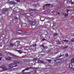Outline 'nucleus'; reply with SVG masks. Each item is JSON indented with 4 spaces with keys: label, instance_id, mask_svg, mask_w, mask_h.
Returning <instances> with one entry per match:
<instances>
[{
    "label": "nucleus",
    "instance_id": "1",
    "mask_svg": "<svg viewBox=\"0 0 74 74\" xmlns=\"http://www.w3.org/2000/svg\"><path fill=\"white\" fill-rule=\"evenodd\" d=\"M8 11V9L7 8H5L3 9L2 11V13L3 14H6V12Z\"/></svg>",
    "mask_w": 74,
    "mask_h": 74
},
{
    "label": "nucleus",
    "instance_id": "2",
    "mask_svg": "<svg viewBox=\"0 0 74 74\" xmlns=\"http://www.w3.org/2000/svg\"><path fill=\"white\" fill-rule=\"evenodd\" d=\"M32 25L33 26H35V25H36V20H33L32 23Z\"/></svg>",
    "mask_w": 74,
    "mask_h": 74
},
{
    "label": "nucleus",
    "instance_id": "3",
    "mask_svg": "<svg viewBox=\"0 0 74 74\" xmlns=\"http://www.w3.org/2000/svg\"><path fill=\"white\" fill-rule=\"evenodd\" d=\"M15 51H16V52H18V53H20V54H21L22 53V51L21 50H15Z\"/></svg>",
    "mask_w": 74,
    "mask_h": 74
},
{
    "label": "nucleus",
    "instance_id": "4",
    "mask_svg": "<svg viewBox=\"0 0 74 74\" xmlns=\"http://www.w3.org/2000/svg\"><path fill=\"white\" fill-rule=\"evenodd\" d=\"M13 63L16 64H20V62H18L17 61H14L13 62Z\"/></svg>",
    "mask_w": 74,
    "mask_h": 74
},
{
    "label": "nucleus",
    "instance_id": "5",
    "mask_svg": "<svg viewBox=\"0 0 74 74\" xmlns=\"http://www.w3.org/2000/svg\"><path fill=\"white\" fill-rule=\"evenodd\" d=\"M62 15H64V16H68V15H69V14H64V13H62Z\"/></svg>",
    "mask_w": 74,
    "mask_h": 74
},
{
    "label": "nucleus",
    "instance_id": "6",
    "mask_svg": "<svg viewBox=\"0 0 74 74\" xmlns=\"http://www.w3.org/2000/svg\"><path fill=\"white\" fill-rule=\"evenodd\" d=\"M9 67H13V63H11V64H10L9 66Z\"/></svg>",
    "mask_w": 74,
    "mask_h": 74
},
{
    "label": "nucleus",
    "instance_id": "7",
    "mask_svg": "<svg viewBox=\"0 0 74 74\" xmlns=\"http://www.w3.org/2000/svg\"><path fill=\"white\" fill-rule=\"evenodd\" d=\"M69 67L71 69L72 67H73V64L72 63H71L69 64Z\"/></svg>",
    "mask_w": 74,
    "mask_h": 74
},
{
    "label": "nucleus",
    "instance_id": "8",
    "mask_svg": "<svg viewBox=\"0 0 74 74\" xmlns=\"http://www.w3.org/2000/svg\"><path fill=\"white\" fill-rule=\"evenodd\" d=\"M71 4H74V0H71L70 1Z\"/></svg>",
    "mask_w": 74,
    "mask_h": 74
},
{
    "label": "nucleus",
    "instance_id": "9",
    "mask_svg": "<svg viewBox=\"0 0 74 74\" xmlns=\"http://www.w3.org/2000/svg\"><path fill=\"white\" fill-rule=\"evenodd\" d=\"M5 65H3L2 66H1L0 67V68H1V69H3V68L4 67H5Z\"/></svg>",
    "mask_w": 74,
    "mask_h": 74
},
{
    "label": "nucleus",
    "instance_id": "10",
    "mask_svg": "<svg viewBox=\"0 0 74 74\" xmlns=\"http://www.w3.org/2000/svg\"><path fill=\"white\" fill-rule=\"evenodd\" d=\"M8 69L6 67H5H5H4L3 69V70H8Z\"/></svg>",
    "mask_w": 74,
    "mask_h": 74
},
{
    "label": "nucleus",
    "instance_id": "11",
    "mask_svg": "<svg viewBox=\"0 0 74 74\" xmlns=\"http://www.w3.org/2000/svg\"><path fill=\"white\" fill-rule=\"evenodd\" d=\"M23 27H24V28H25V27H26V26H27V25H26V24H23Z\"/></svg>",
    "mask_w": 74,
    "mask_h": 74
},
{
    "label": "nucleus",
    "instance_id": "12",
    "mask_svg": "<svg viewBox=\"0 0 74 74\" xmlns=\"http://www.w3.org/2000/svg\"><path fill=\"white\" fill-rule=\"evenodd\" d=\"M10 55L13 56V58H15V56H16V55H15L13 54H12L11 53H10Z\"/></svg>",
    "mask_w": 74,
    "mask_h": 74
},
{
    "label": "nucleus",
    "instance_id": "13",
    "mask_svg": "<svg viewBox=\"0 0 74 74\" xmlns=\"http://www.w3.org/2000/svg\"><path fill=\"white\" fill-rule=\"evenodd\" d=\"M59 59H56L54 60V61L56 63H58Z\"/></svg>",
    "mask_w": 74,
    "mask_h": 74
},
{
    "label": "nucleus",
    "instance_id": "14",
    "mask_svg": "<svg viewBox=\"0 0 74 74\" xmlns=\"http://www.w3.org/2000/svg\"><path fill=\"white\" fill-rule=\"evenodd\" d=\"M13 67H16L17 66V65L13 63Z\"/></svg>",
    "mask_w": 74,
    "mask_h": 74
},
{
    "label": "nucleus",
    "instance_id": "15",
    "mask_svg": "<svg viewBox=\"0 0 74 74\" xmlns=\"http://www.w3.org/2000/svg\"><path fill=\"white\" fill-rule=\"evenodd\" d=\"M10 47H13L14 45V44L10 43Z\"/></svg>",
    "mask_w": 74,
    "mask_h": 74
},
{
    "label": "nucleus",
    "instance_id": "16",
    "mask_svg": "<svg viewBox=\"0 0 74 74\" xmlns=\"http://www.w3.org/2000/svg\"><path fill=\"white\" fill-rule=\"evenodd\" d=\"M63 41H64V42H69V40L66 39H65L63 40Z\"/></svg>",
    "mask_w": 74,
    "mask_h": 74
},
{
    "label": "nucleus",
    "instance_id": "17",
    "mask_svg": "<svg viewBox=\"0 0 74 74\" xmlns=\"http://www.w3.org/2000/svg\"><path fill=\"white\" fill-rule=\"evenodd\" d=\"M71 62L72 63H74V59L73 58L72 60H71Z\"/></svg>",
    "mask_w": 74,
    "mask_h": 74
},
{
    "label": "nucleus",
    "instance_id": "18",
    "mask_svg": "<svg viewBox=\"0 0 74 74\" xmlns=\"http://www.w3.org/2000/svg\"><path fill=\"white\" fill-rule=\"evenodd\" d=\"M18 31L19 32H18V33H19V34H22V32H24L23 31H22L21 30H18Z\"/></svg>",
    "mask_w": 74,
    "mask_h": 74
},
{
    "label": "nucleus",
    "instance_id": "19",
    "mask_svg": "<svg viewBox=\"0 0 74 74\" xmlns=\"http://www.w3.org/2000/svg\"><path fill=\"white\" fill-rule=\"evenodd\" d=\"M50 4H45V5H47V7H49L50 6Z\"/></svg>",
    "mask_w": 74,
    "mask_h": 74
},
{
    "label": "nucleus",
    "instance_id": "20",
    "mask_svg": "<svg viewBox=\"0 0 74 74\" xmlns=\"http://www.w3.org/2000/svg\"><path fill=\"white\" fill-rule=\"evenodd\" d=\"M9 4H12L13 5V2H12V1H10L9 3Z\"/></svg>",
    "mask_w": 74,
    "mask_h": 74
},
{
    "label": "nucleus",
    "instance_id": "21",
    "mask_svg": "<svg viewBox=\"0 0 74 74\" xmlns=\"http://www.w3.org/2000/svg\"><path fill=\"white\" fill-rule=\"evenodd\" d=\"M58 33H56V34H54L53 35L54 36H55V37H56V36H58Z\"/></svg>",
    "mask_w": 74,
    "mask_h": 74
},
{
    "label": "nucleus",
    "instance_id": "22",
    "mask_svg": "<svg viewBox=\"0 0 74 74\" xmlns=\"http://www.w3.org/2000/svg\"><path fill=\"white\" fill-rule=\"evenodd\" d=\"M32 11H37V10H36V9H34V10L32 9Z\"/></svg>",
    "mask_w": 74,
    "mask_h": 74
},
{
    "label": "nucleus",
    "instance_id": "23",
    "mask_svg": "<svg viewBox=\"0 0 74 74\" xmlns=\"http://www.w3.org/2000/svg\"><path fill=\"white\" fill-rule=\"evenodd\" d=\"M60 42H61L60 41H57V43L58 44H60Z\"/></svg>",
    "mask_w": 74,
    "mask_h": 74
},
{
    "label": "nucleus",
    "instance_id": "24",
    "mask_svg": "<svg viewBox=\"0 0 74 74\" xmlns=\"http://www.w3.org/2000/svg\"><path fill=\"white\" fill-rule=\"evenodd\" d=\"M71 43H74V40L73 39L71 40Z\"/></svg>",
    "mask_w": 74,
    "mask_h": 74
},
{
    "label": "nucleus",
    "instance_id": "25",
    "mask_svg": "<svg viewBox=\"0 0 74 74\" xmlns=\"http://www.w3.org/2000/svg\"><path fill=\"white\" fill-rule=\"evenodd\" d=\"M62 61L61 60L58 59V63H61Z\"/></svg>",
    "mask_w": 74,
    "mask_h": 74
},
{
    "label": "nucleus",
    "instance_id": "26",
    "mask_svg": "<svg viewBox=\"0 0 74 74\" xmlns=\"http://www.w3.org/2000/svg\"><path fill=\"white\" fill-rule=\"evenodd\" d=\"M69 56V55H68V54L67 53H66L65 55V57H66V58H67Z\"/></svg>",
    "mask_w": 74,
    "mask_h": 74
},
{
    "label": "nucleus",
    "instance_id": "27",
    "mask_svg": "<svg viewBox=\"0 0 74 74\" xmlns=\"http://www.w3.org/2000/svg\"><path fill=\"white\" fill-rule=\"evenodd\" d=\"M31 73V72H27L25 73V74H30Z\"/></svg>",
    "mask_w": 74,
    "mask_h": 74
},
{
    "label": "nucleus",
    "instance_id": "28",
    "mask_svg": "<svg viewBox=\"0 0 74 74\" xmlns=\"http://www.w3.org/2000/svg\"><path fill=\"white\" fill-rule=\"evenodd\" d=\"M25 70H27V71L29 70V68L28 67L27 68H26L25 69Z\"/></svg>",
    "mask_w": 74,
    "mask_h": 74
},
{
    "label": "nucleus",
    "instance_id": "29",
    "mask_svg": "<svg viewBox=\"0 0 74 74\" xmlns=\"http://www.w3.org/2000/svg\"><path fill=\"white\" fill-rule=\"evenodd\" d=\"M40 47H43V48H44V45H41L40 46Z\"/></svg>",
    "mask_w": 74,
    "mask_h": 74
},
{
    "label": "nucleus",
    "instance_id": "30",
    "mask_svg": "<svg viewBox=\"0 0 74 74\" xmlns=\"http://www.w3.org/2000/svg\"><path fill=\"white\" fill-rule=\"evenodd\" d=\"M17 3L15 2H13V5H15V4H16Z\"/></svg>",
    "mask_w": 74,
    "mask_h": 74
},
{
    "label": "nucleus",
    "instance_id": "31",
    "mask_svg": "<svg viewBox=\"0 0 74 74\" xmlns=\"http://www.w3.org/2000/svg\"><path fill=\"white\" fill-rule=\"evenodd\" d=\"M33 10V9H31V8H29V11H32Z\"/></svg>",
    "mask_w": 74,
    "mask_h": 74
},
{
    "label": "nucleus",
    "instance_id": "32",
    "mask_svg": "<svg viewBox=\"0 0 74 74\" xmlns=\"http://www.w3.org/2000/svg\"><path fill=\"white\" fill-rule=\"evenodd\" d=\"M47 61H48V62H51V60H49L48 59L47 60Z\"/></svg>",
    "mask_w": 74,
    "mask_h": 74
},
{
    "label": "nucleus",
    "instance_id": "33",
    "mask_svg": "<svg viewBox=\"0 0 74 74\" xmlns=\"http://www.w3.org/2000/svg\"><path fill=\"white\" fill-rule=\"evenodd\" d=\"M47 48H48V47L47 46H45L44 48V49H47Z\"/></svg>",
    "mask_w": 74,
    "mask_h": 74
},
{
    "label": "nucleus",
    "instance_id": "34",
    "mask_svg": "<svg viewBox=\"0 0 74 74\" xmlns=\"http://www.w3.org/2000/svg\"><path fill=\"white\" fill-rule=\"evenodd\" d=\"M40 63H43V64H45V62H44L42 61H41Z\"/></svg>",
    "mask_w": 74,
    "mask_h": 74
},
{
    "label": "nucleus",
    "instance_id": "35",
    "mask_svg": "<svg viewBox=\"0 0 74 74\" xmlns=\"http://www.w3.org/2000/svg\"><path fill=\"white\" fill-rule=\"evenodd\" d=\"M44 40H46V39H45V38H43V39H42V40L43 41H44Z\"/></svg>",
    "mask_w": 74,
    "mask_h": 74
},
{
    "label": "nucleus",
    "instance_id": "36",
    "mask_svg": "<svg viewBox=\"0 0 74 74\" xmlns=\"http://www.w3.org/2000/svg\"><path fill=\"white\" fill-rule=\"evenodd\" d=\"M17 42L18 44H19L20 43V42L19 41H17Z\"/></svg>",
    "mask_w": 74,
    "mask_h": 74
},
{
    "label": "nucleus",
    "instance_id": "37",
    "mask_svg": "<svg viewBox=\"0 0 74 74\" xmlns=\"http://www.w3.org/2000/svg\"><path fill=\"white\" fill-rule=\"evenodd\" d=\"M16 1L17 2H20V1L18 0H16Z\"/></svg>",
    "mask_w": 74,
    "mask_h": 74
},
{
    "label": "nucleus",
    "instance_id": "38",
    "mask_svg": "<svg viewBox=\"0 0 74 74\" xmlns=\"http://www.w3.org/2000/svg\"><path fill=\"white\" fill-rule=\"evenodd\" d=\"M15 19H18V18L17 17H15Z\"/></svg>",
    "mask_w": 74,
    "mask_h": 74
},
{
    "label": "nucleus",
    "instance_id": "39",
    "mask_svg": "<svg viewBox=\"0 0 74 74\" xmlns=\"http://www.w3.org/2000/svg\"><path fill=\"white\" fill-rule=\"evenodd\" d=\"M8 60H10V59H11V58L10 57L8 58Z\"/></svg>",
    "mask_w": 74,
    "mask_h": 74
},
{
    "label": "nucleus",
    "instance_id": "40",
    "mask_svg": "<svg viewBox=\"0 0 74 74\" xmlns=\"http://www.w3.org/2000/svg\"><path fill=\"white\" fill-rule=\"evenodd\" d=\"M36 45H37L36 44H35V45H33V47H36Z\"/></svg>",
    "mask_w": 74,
    "mask_h": 74
},
{
    "label": "nucleus",
    "instance_id": "41",
    "mask_svg": "<svg viewBox=\"0 0 74 74\" xmlns=\"http://www.w3.org/2000/svg\"><path fill=\"white\" fill-rule=\"evenodd\" d=\"M71 36H72V37H74V34H72L71 35Z\"/></svg>",
    "mask_w": 74,
    "mask_h": 74
},
{
    "label": "nucleus",
    "instance_id": "42",
    "mask_svg": "<svg viewBox=\"0 0 74 74\" xmlns=\"http://www.w3.org/2000/svg\"><path fill=\"white\" fill-rule=\"evenodd\" d=\"M64 56V54H63L62 55L60 56V57H61V56Z\"/></svg>",
    "mask_w": 74,
    "mask_h": 74
},
{
    "label": "nucleus",
    "instance_id": "43",
    "mask_svg": "<svg viewBox=\"0 0 74 74\" xmlns=\"http://www.w3.org/2000/svg\"><path fill=\"white\" fill-rule=\"evenodd\" d=\"M1 59H2V57H1L0 58V60H1Z\"/></svg>",
    "mask_w": 74,
    "mask_h": 74
},
{
    "label": "nucleus",
    "instance_id": "44",
    "mask_svg": "<svg viewBox=\"0 0 74 74\" xmlns=\"http://www.w3.org/2000/svg\"><path fill=\"white\" fill-rule=\"evenodd\" d=\"M0 56H2V53H0Z\"/></svg>",
    "mask_w": 74,
    "mask_h": 74
},
{
    "label": "nucleus",
    "instance_id": "45",
    "mask_svg": "<svg viewBox=\"0 0 74 74\" xmlns=\"http://www.w3.org/2000/svg\"><path fill=\"white\" fill-rule=\"evenodd\" d=\"M15 57H16V58H19V57H18V56H16Z\"/></svg>",
    "mask_w": 74,
    "mask_h": 74
},
{
    "label": "nucleus",
    "instance_id": "46",
    "mask_svg": "<svg viewBox=\"0 0 74 74\" xmlns=\"http://www.w3.org/2000/svg\"><path fill=\"white\" fill-rule=\"evenodd\" d=\"M22 73H23V72H24V71L23 70L22 71Z\"/></svg>",
    "mask_w": 74,
    "mask_h": 74
},
{
    "label": "nucleus",
    "instance_id": "47",
    "mask_svg": "<svg viewBox=\"0 0 74 74\" xmlns=\"http://www.w3.org/2000/svg\"><path fill=\"white\" fill-rule=\"evenodd\" d=\"M25 70H26V69H24L23 70V71H24V72L25 71Z\"/></svg>",
    "mask_w": 74,
    "mask_h": 74
},
{
    "label": "nucleus",
    "instance_id": "48",
    "mask_svg": "<svg viewBox=\"0 0 74 74\" xmlns=\"http://www.w3.org/2000/svg\"><path fill=\"white\" fill-rule=\"evenodd\" d=\"M69 8H71L72 7H71L70 6H69Z\"/></svg>",
    "mask_w": 74,
    "mask_h": 74
},
{
    "label": "nucleus",
    "instance_id": "49",
    "mask_svg": "<svg viewBox=\"0 0 74 74\" xmlns=\"http://www.w3.org/2000/svg\"><path fill=\"white\" fill-rule=\"evenodd\" d=\"M58 15H59V14H60V13H58Z\"/></svg>",
    "mask_w": 74,
    "mask_h": 74
},
{
    "label": "nucleus",
    "instance_id": "50",
    "mask_svg": "<svg viewBox=\"0 0 74 74\" xmlns=\"http://www.w3.org/2000/svg\"><path fill=\"white\" fill-rule=\"evenodd\" d=\"M23 12H26V11H25L24 10V11H23Z\"/></svg>",
    "mask_w": 74,
    "mask_h": 74
},
{
    "label": "nucleus",
    "instance_id": "51",
    "mask_svg": "<svg viewBox=\"0 0 74 74\" xmlns=\"http://www.w3.org/2000/svg\"><path fill=\"white\" fill-rule=\"evenodd\" d=\"M67 13H69V11H67Z\"/></svg>",
    "mask_w": 74,
    "mask_h": 74
},
{
    "label": "nucleus",
    "instance_id": "52",
    "mask_svg": "<svg viewBox=\"0 0 74 74\" xmlns=\"http://www.w3.org/2000/svg\"><path fill=\"white\" fill-rule=\"evenodd\" d=\"M67 11H70V10H66Z\"/></svg>",
    "mask_w": 74,
    "mask_h": 74
},
{
    "label": "nucleus",
    "instance_id": "53",
    "mask_svg": "<svg viewBox=\"0 0 74 74\" xmlns=\"http://www.w3.org/2000/svg\"><path fill=\"white\" fill-rule=\"evenodd\" d=\"M29 69H32V68L30 67H29Z\"/></svg>",
    "mask_w": 74,
    "mask_h": 74
},
{
    "label": "nucleus",
    "instance_id": "54",
    "mask_svg": "<svg viewBox=\"0 0 74 74\" xmlns=\"http://www.w3.org/2000/svg\"><path fill=\"white\" fill-rule=\"evenodd\" d=\"M53 12V11L51 12V13H52V12Z\"/></svg>",
    "mask_w": 74,
    "mask_h": 74
},
{
    "label": "nucleus",
    "instance_id": "55",
    "mask_svg": "<svg viewBox=\"0 0 74 74\" xmlns=\"http://www.w3.org/2000/svg\"><path fill=\"white\" fill-rule=\"evenodd\" d=\"M37 69V68H35L36 69Z\"/></svg>",
    "mask_w": 74,
    "mask_h": 74
},
{
    "label": "nucleus",
    "instance_id": "56",
    "mask_svg": "<svg viewBox=\"0 0 74 74\" xmlns=\"http://www.w3.org/2000/svg\"><path fill=\"white\" fill-rule=\"evenodd\" d=\"M44 21V20H43V21Z\"/></svg>",
    "mask_w": 74,
    "mask_h": 74
},
{
    "label": "nucleus",
    "instance_id": "57",
    "mask_svg": "<svg viewBox=\"0 0 74 74\" xmlns=\"http://www.w3.org/2000/svg\"><path fill=\"white\" fill-rule=\"evenodd\" d=\"M71 18H73V17H71Z\"/></svg>",
    "mask_w": 74,
    "mask_h": 74
},
{
    "label": "nucleus",
    "instance_id": "58",
    "mask_svg": "<svg viewBox=\"0 0 74 74\" xmlns=\"http://www.w3.org/2000/svg\"><path fill=\"white\" fill-rule=\"evenodd\" d=\"M30 23H32V22H30Z\"/></svg>",
    "mask_w": 74,
    "mask_h": 74
},
{
    "label": "nucleus",
    "instance_id": "59",
    "mask_svg": "<svg viewBox=\"0 0 74 74\" xmlns=\"http://www.w3.org/2000/svg\"><path fill=\"white\" fill-rule=\"evenodd\" d=\"M24 1H25V0H24Z\"/></svg>",
    "mask_w": 74,
    "mask_h": 74
},
{
    "label": "nucleus",
    "instance_id": "60",
    "mask_svg": "<svg viewBox=\"0 0 74 74\" xmlns=\"http://www.w3.org/2000/svg\"><path fill=\"white\" fill-rule=\"evenodd\" d=\"M66 48V47H65V48Z\"/></svg>",
    "mask_w": 74,
    "mask_h": 74
},
{
    "label": "nucleus",
    "instance_id": "61",
    "mask_svg": "<svg viewBox=\"0 0 74 74\" xmlns=\"http://www.w3.org/2000/svg\"><path fill=\"white\" fill-rule=\"evenodd\" d=\"M22 57H23V56H22Z\"/></svg>",
    "mask_w": 74,
    "mask_h": 74
},
{
    "label": "nucleus",
    "instance_id": "62",
    "mask_svg": "<svg viewBox=\"0 0 74 74\" xmlns=\"http://www.w3.org/2000/svg\"><path fill=\"white\" fill-rule=\"evenodd\" d=\"M73 70H74V69H73Z\"/></svg>",
    "mask_w": 74,
    "mask_h": 74
}]
</instances>
